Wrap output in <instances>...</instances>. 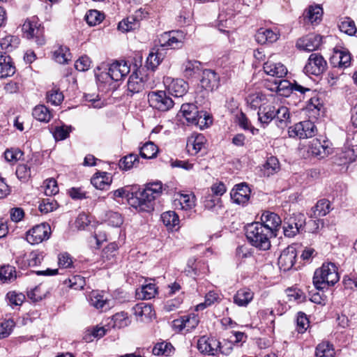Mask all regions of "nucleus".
Here are the masks:
<instances>
[{"mask_svg":"<svg viewBox=\"0 0 357 357\" xmlns=\"http://www.w3.org/2000/svg\"><path fill=\"white\" fill-rule=\"evenodd\" d=\"M245 235L250 243L262 250H268L271 248L270 238L273 234L263 224L255 222L245 227Z\"/></svg>","mask_w":357,"mask_h":357,"instance_id":"obj_1","label":"nucleus"},{"mask_svg":"<svg viewBox=\"0 0 357 357\" xmlns=\"http://www.w3.org/2000/svg\"><path fill=\"white\" fill-rule=\"evenodd\" d=\"M340 280L337 268L333 263H324L317 268L313 276V284L317 289L333 286Z\"/></svg>","mask_w":357,"mask_h":357,"instance_id":"obj_2","label":"nucleus"},{"mask_svg":"<svg viewBox=\"0 0 357 357\" xmlns=\"http://www.w3.org/2000/svg\"><path fill=\"white\" fill-rule=\"evenodd\" d=\"M306 218L303 213H293L285 218L283 224V233L286 237L293 238L305 231Z\"/></svg>","mask_w":357,"mask_h":357,"instance_id":"obj_3","label":"nucleus"},{"mask_svg":"<svg viewBox=\"0 0 357 357\" xmlns=\"http://www.w3.org/2000/svg\"><path fill=\"white\" fill-rule=\"evenodd\" d=\"M148 102L150 107L160 112H167L174 105V101L165 91L149 92Z\"/></svg>","mask_w":357,"mask_h":357,"instance_id":"obj_4","label":"nucleus"},{"mask_svg":"<svg viewBox=\"0 0 357 357\" xmlns=\"http://www.w3.org/2000/svg\"><path fill=\"white\" fill-rule=\"evenodd\" d=\"M185 39V35L183 31L173 30L160 34L158 41L161 47L167 49H178L182 47Z\"/></svg>","mask_w":357,"mask_h":357,"instance_id":"obj_5","label":"nucleus"},{"mask_svg":"<svg viewBox=\"0 0 357 357\" xmlns=\"http://www.w3.org/2000/svg\"><path fill=\"white\" fill-rule=\"evenodd\" d=\"M316 132V126L311 121L299 122L289 127L288 130L290 137H298L299 139L312 137L315 135Z\"/></svg>","mask_w":357,"mask_h":357,"instance_id":"obj_6","label":"nucleus"},{"mask_svg":"<svg viewBox=\"0 0 357 357\" xmlns=\"http://www.w3.org/2000/svg\"><path fill=\"white\" fill-rule=\"evenodd\" d=\"M51 234V228L47 223L34 226L26 233V240L31 244H38L47 240Z\"/></svg>","mask_w":357,"mask_h":357,"instance_id":"obj_7","label":"nucleus"},{"mask_svg":"<svg viewBox=\"0 0 357 357\" xmlns=\"http://www.w3.org/2000/svg\"><path fill=\"white\" fill-rule=\"evenodd\" d=\"M326 67V61L324 57L317 53H312L309 56L307 63L304 67L305 73L319 75L322 73Z\"/></svg>","mask_w":357,"mask_h":357,"instance_id":"obj_8","label":"nucleus"},{"mask_svg":"<svg viewBox=\"0 0 357 357\" xmlns=\"http://www.w3.org/2000/svg\"><path fill=\"white\" fill-rule=\"evenodd\" d=\"M153 202L144 191L136 192L135 195L131 193V197L129 199V204L132 207L146 212L153 209Z\"/></svg>","mask_w":357,"mask_h":357,"instance_id":"obj_9","label":"nucleus"},{"mask_svg":"<svg viewBox=\"0 0 357 357\" xmlns=\"http://www.w3.org/2000/svg\"><path fill=\"white\" fill-rule=\"evenodd\" d=\"M22 30L27 38H35L37 45H43L45 44L43 29L40 28L37 22L26 20L23 24Z\"/></svg>","mask_w":357,"mask_h":357,"instance_id":"obj_10","label":"nucleus"},{"mask_svg":"<svg viewBox=\"0 0 357 357\" xmlns=\"http://www.w3.org/2000/svg\"><path fill=\"white\" fill-rule=\"evenodd\" d=\"M331 151L328 141L321 142L318 139H313L307 148L308 155H312L317 159H322L327 157Z\"/></svg>","mask_w":357,"mask_h":357,"instance_id":"obj_11","label":"nucleus"},{"mask_svg":"<svg viewBox=\"0 0 357 357\" xmlns=\"http://www.w3.org/2000/svg\"><path fill=\"white\" fill-rule=\"evenodd\" d=\"M164 83L169 93L174 97H183L188 90V84L182 79H173L167 77Z\"/></svg>","mask_w":357,"mask_h":357,"instance_id":"obj_12","label":"nucleus"},{"mask_svg":"<svg viewBox=\"0 0 357 357\" xmlns=\"http://www.w3.org/2000/svg\"><path fill=\"white\" fill-rule=\"evenodd\" d=\"M297 256L296 249L294 245H289L285 248L278 258V266L280 270L287 271L290 270Z\"/></svg>","mask_w":357,"mask_h":357,"instance_id":"obj_13","label":"nucleus"},{"mask_svg":"<svg viewBox=\"0 0 357 357\" xmlns=\"http://www.w3.org/2000/svg\"><path fill=\"white\" fill-rule=\"evenodd\" d=\"M321 36L315 33H310L299 38L296 42V47L299 50L312 52L319 48L321 43Z\"/></svg>","mask_w":357,"mask_h":357,"instance_id":"obj_14","label":"nucleus"},{"mask_svg":"<svg viewBox=\"0 0 357 357\" xmlns=\"http://www.w3.org/2000/svg\"><path fill=\"white\" fill-rule=\"evenodd\" d=\"M351 61V54L347 50L344 48H335L333 54L330 59V62L334 67L343 69L350 66Z\"/></svg>","mask_w":357,"mask_h":357,"instance_id":"obj_15","label":"nucleus"},{"mask_svg":"<svg viewBox=\"0 0 357 357\" xmlns=\"http://www.w3.org/2000/svg\"><path fill=\"white\" fill-rule=\"evenodd\" d=\"M197 349L202 353L215 355L220 350V341L215 337H201L197 342Z\"/></svg>","mask_w":357,"mask_h":357,"instance_id":"obj_16","label":"nucleus"},{"mask_svg":"<svg viewBox=\"0 0 357 357\" xmlns=\"http://www.w3.org/2000/svg\"><path fill=\"white\" fill-rule=\"evenodd\" d=\"M130 66L125 61L113 62L109 68L108 75L114 81L122 79L130 73Z\"/></svg>","mask_w":357,"mask_h":357,"instance_id":"obj_17","label":"nucleus"},{"mask_svg":"<svg viewBox=\"0 0 357 357\" xmlns=\"http://www.w3.org/2000/svg\"><path fill=\"white\" fill-rule=\"evenodd\" d=\"M250 188L246 184L236 185L230 192L231 199L236 204H245L250 199Z\"/></svg>","mask_w":357,"mask_h":357,"instance_id":"obj_18","label":"nucleus"},{"mask_svg":"<svg viewBox=\"0 0 357 357\" xmlns=\"http://www.w3.org/2000/svg\"><path fill=\"white\" fill-rule=\"evenodd\" d=\"M146 79L141 75L140 72L136 71L129 77L127 86L128 95L131 96L135 93L142 91L146 85Z\"/></svg>","mask_w":357,"mask_h":357,"instance_id":"obj_19","label":"nucleus"},{"mask_svg":"<svg viewBox=\"0 0 357 357\" xmlns=\"http://www.w3.org/2000/svg\"><path fill=\"white\" fill-rule=\"evenodd\" d=\"M220 77L214 70L205 69L202 71L200 84L203 89L213 91L218 87Z\"/></svg>","mask_w":357,"mask_h":357,"instance_id":"obj_20","label":"nucleus"},{"mask_svg":"<svg viewBox=\"0 0 357 357\" xmlns=\"http://www.w3.org/2000/svg\"><path fill=\"white\" fill-rule=\"evenodd\" d=\"M199 323V319L195 314L184 315L173 321V327L181 331L185 329L190 331L194 329Z\"/></svg>","mask_w":357,"mask_h":357,"instance_id":"obj_21","label":"nucleus"},{"mask_svg":"<svg viewBox=\"0 0 357 357\" xmlns=\"http://www.w3.org/2000/svg\"><path fill=\"white\" fill-rule=\"evenodd\" d=\"M206 138L202 134L193 133L188 137L186 149L192 155H197L204 146Z\"/></svg>","mask_w":357,"mask_h":357,"instance_id":"obj_22","label":"nucleus"},{"mask_svg":"<svg viewBox=\"0 0 357 357\" xmlns=\"http://www.w3.org/2000/svg\"><path fill=\"white\" fill-rule=\"evenodd\" d=\"M261 224L273 234L280 227L282 220L278 215L270 211H264L261 216Z\"/></svg>","mask_w":357,"mask_h":357,"instance_id":"obj_23","label":"nucleus"},{"mask_svg":"<svg viewBox=\"0 0 357 357\" xmlns=\"http://www.w3.org/2000/svg\"><path fill=\"white\" fill-rule=\"evenodd\" d=\"M357 157V148L352 144H347L337 153V160L340 165L351 163L356 160Z\"/></svg>","mask_w":357,"mask_h":357,"instance_id":"obj_24","label":"nucleus"},{"mask_svg":"<svg viewBox=\"0 0 357 357\" xmlns=\"http://www.w3.org/2000/svg\"><path fill=\"white\" fill-rule=\"evenodd\" d=\"M15 67L12 59L6 53L0 52V78H6L14 75Z\"/></svg>","mask_w":357,"mask_h":357,"instance_id":"obj_25","label":"nucleus"},{"mask_svg":"<svg viewBox=\"0 0 357 357\" xmlns=\"http://www.w3.org/2000/svg\"><path fill=\"white\" fill-rule=\"evenodd\" d=\"M137 321H144L151 319L154 315L152 306L145 303L136 304L132 309Z\"/></svg>","mask_w":357,"mask_h":357,"instance_id":"obj_26","label":"nucleus"},{"mask_svg":"<svg viewBox=\"0 0 357 357\" xmlns=\"http://www.w3.org/2000/svg\"><path fill=\"white\" fill-rule=\"evenodd\" d=\"M323 9L319 5L310 6L303 13L304 20L312 25L318 24L322 19Z\"/></svg>","mask_w":357,"mask_h":357,"instance_id":"obj_27","label":"nucleus"},{"mask_svg":"<svg viewBox=\"0 0 357 357\" xmlns=\"http://www.w3.org/2000/svg\"><path fill=\"white\" fill-rule=\"evenodd\" d=\"M264 72L271 76L282 78L287 73V68L281 63H274L270 60L264 64Z\"/></svg>","mask_w":357,"mask_h":357,"instance_id":"obj_28","label":"nucleus"},{"mask_svg":"<svg viewBox=\"0 0 357 357\" xmlns=\"http://www.w3.org/2000/svg\"><path fill=\"white\" fill-rule=\"evenodd\" d=\"M275 107L268 104L263 105L258 110V121L263 127L266 126L275 117Z\"/></svg>","mask_w":357,"mask_h":357,"instance_id":"obj_29","label":"nucleus"},{"mask_svg":"<svg viewBox=\"0 0 357 357\" xmlns=\"http://www.w3.org/2000/svg\"><path fill=\"white\" fill-rule=\"evenodd\" d=\"M254 293L248 288H242L234 296V303L239 307H246L252 301Z\"/></svg>","mask_w":357,"mask_h":357,"instance_id":"obj_30","label":"nucleus"},{"mask_svg":"<svg viewBox=\"0 0 357 357\" xmlns=\"http://www.w3.org/2000/svg\"><path fill=\"white\" fill-rule=\"evenodd\" d=\"M91 184L97 189L105 190L112 183V177L107 172H97L91 179Z\"/></svg>","mask_w":357,"mask_h":357,"instance_id":"obj_31","label":"nucleus"},{"mask_svg":"<svg viewBox=\"0 0 357 357\" xmlns=\"http://www.w3.org/2000/svg\"><path fill=\"white\" fill-rule=\"evenodd\" d=\"M278 38V34L269 29L261 28L257 31L255 35L257 42L260 44L273 43L275 42Z\"/></svg>","mask_w":357,"mask_h":357,"instance_id":"obj_32","label":"nucleus"},{"mask_svg":"<svg viewBox=\"0 0 357 357\" xmlns=\"http://www.w3.org/2000/svg\"><path fill=\"white\" fill-rule=\"evenodd\" d=\"M289 119L290 114L287 107L280 106L278 108L275 107L274 119L278 127L281 128L286 127L289 121Z\"/></svg>","mask_w":357,"mask_h":357,"instance_id":"obj_33","label":"nucleus"},{"mask_svg":"<svg viewBox=\"0 0 357 357\" xmlns=\"http://www.w3.org/2000/svg\"><path fill=\"white\" fill-rule=\"evenodd\" d=\"M157 293V288L155 284L149 283L142 285L140 289L136 291V295L139 299L149 300L154 298Z\"/></svg>","mask_w":357,"mask_h":357,"instance_id":"obj_34","label":"nucleus"},{"mask_svg":"<svg viewBox=\"0 0 357 357\" xmlns=\"http://www.w3.org/2000/svg\"><path fill=\"white\" fill-rule=\"evenodd\" d=\"M331 210L330 202L323 199L317 202V204L312 208V217L315 218L326 215Z\"/></svg>","mask_w":357,"mask_h":357,"instance_id":"obj_35","label":"nucleus"},{"mask_svg":"<svg viewBox=\"0 0 357 357\" xmlns=\"http://www.w3.org/2000/svg\"><path fill=\"white\" fill-rule=\"evenodd\" d=\"M33 116L39 121L49 122L52 118L51 111L44 105L36 106L32 112Z\"/></svg>","mask_w":357,"mask_h":357,"instance_id":"obj_36","label":"nucleus"},{"mask_svg":"<svg viewBox=\"0 0 357 357\" xmlns=\"http://www.w3.org/2000/svg\"><path fill=\"white\" fill-rule=\"evenodd\" d=\"M181 111L183 113V116L186 121L192 124L196 120L195 119L198 116L200 111L194 104H183L181 108Z\"/></svg>","mask_w":357,"mask_h":357,"instance_id":"obj_37","label":"nucleus"},{"mask_svg":"<svg viewBox=\"0 0 357 357\" xmlns=\"http://www.w3.org/2000/svg\"><path fill=\"white\" fill-rule=\"evenodd\" d=\"M276 92L282 96L287 97L293 92V84L287 79H279L274 82Z\"/></svg>","mask_w":357,"mask_h":357,"instance_id":"obj_38","label":"nucleus"},{"mask_svg":"<svg viewBox=\"0 0 357 357\" xmlns=\"http://www.w3.org/2000/svg\"><path fill=\"white\" fill-rule=\"evenodd\" d=\"M201 63L196 60H188L183 64V74L187 78L192 77L201 70Z\"/></svg>","mask_w":357,"mask_h":357,"instance_id":"obj_39","label":"nucleus"},{"mask_svg":"<svg viewBox=\"0 0 357 357\" xmlns=\"http://www.w3.org/2000/svg\"><path fill=\"white\" fill-rule=\"evenodd\" d=\"M162 184L160 181H155L146 184L145 188L142 190L153 201L162 193Z\"/></svg>","mask_w":357,"mask_h":357,"instance_id":"obj_40","label":"nucleus"},{"mask_svg":"<svg viewBox=\"0 0 357 357\" xmlns=\"http://www.w3.org/2000/svg\"><path fill=\"white\" fill-rule=\"evenodd\" d=\"M266 97L261 92H256L248 96L246 98L247 103L251 108L257 109L266 105Z\"/></svg>","mask_w":357,"mask_h":357,"instance_id":"obj_41","label":"nucleus"},{"mask_svg":"<svg viewBox=\"0 0 357 357\" xmlns=\"http://www.w3.org/2000/svg\"><path fill=\"white\" fill-rule=\"evenodd\" d=\"M139 162L138 155L131 153L121 158L119 162V166L120 169L127 171L132 167H137Z\"/></svg>","mask_w":357,"mask_h":357,"instance_id":"obj_42","label":"nucleus"},{"mask_svg":"<svg viewBox=\"0 0 357 357\" xmlns=\"http://www.w3.org/2000/svg\"><path fill=\"white\" fill-rule=\"evenodd\" d=\"M112 326L114 328H121L128 326L131 321L125 312H117L112 317Z\"/></svg>","mask_w":357,"mask_h":357,"instance_id":"obj_43","label":"nucleus"},{"mask_svg":"<svg viewBox=\"0 0 357 357\" xmlns=\"http://www.w3.org/2000/svg\"><path fill=\"white\" fill-rule=\"evenodd\" d=\"M338 27L342 32L349 36H354L357 31L355 22L349 17L341 19Z\"/></svg>","mask_w":357,"mask_h":357,"instance_id":"obj_44","label":"nucleus"},{"mask_svg":"<svg viewBox=\"0 0 357 357\" xmlns=\"http://www.w3.org/2000/svg\"><path fill=\"white\" fill-rule=\"evenodd\" d=\"M89 303L98 310H102L107 303V298L97 291H93L89 295Z\"/></svg>","mask_w":357,"mask_h":357,"instance_id":"obj_45","label":"nucleus"},{"mask_svg":"<svg viewBox=\"0 0 357 357\" xmlns=\"http://www.w3.org/2000/svg\"><path fill=\"white\" fill-rule=\"evenodd\" d=\"M315 356L317 357H333L334 349L333 345L328 342L319 343L316 347Z\"/></svg>","mask_w":357,"mask_h":357,"instance_id":"obj_46","label":"nucleus"},{"mask_svg":"<svg viewBox=\"0 0 357 357\" xmlns=\"http://www.w3.org/2000/svg\"><path fill=\"white\" fill-rule=\"evenodd\" d=\"M194 196L187 194H180L178 198L174 201V204H179L181 208L184 210L192 208L195 206Z\"/></svg>","mask_w":357,"mask_h":357,"instance_id":"obj_47","label":"nucleus"},{"mask_svg":"<svg viewBox=\"0 0 357 357\" xmlns=\"http://www.w3.org/2000/svg\"><path fill=\"white\" fill-rule=\"evenodd\" d=\"M280 169V163L277 158L271 156L268 158L266 163L264 165V174L269 176Z\"/></svg>","mask_w":357,"mask_h":357,"instance_id":"obj_48","label":"nucleus"},{"mask_svg":"<svg viewBox=\"0 0 357 357\" xmlns=\"http://www.w3.org/2000/svg\"><path fill=\"white\" fill-rule=\"evenodd\" d=\"M158 149L153 142H146L140 149V155L146 159H151L156 157Z\"/></svg>","mask_w":357,"mask_h":357,"instance_id":"obj_49","label":"nucleus"},{"mask_svg":"<svg viewBox=\"0 0 357 357\" xmlns=\"http://www.w3.org/2000/svg\"><path fill=\"white\" fill-rule=\"evenodd\" d=\"M54 59L59 63L63 64L71 59V54L67 47H59L53 52Z\"/></svg>","mask_w":357,"mask_h":357,"instance_id":"obj_50","label":"nucleus"},{"mask_svg":"<svg viewBox=\"0 0 357 357\" xmlns=\"http://www.w3.org/2000/svg\"><path fill=\"white\" fill-rule=\"evenodd\" d=\"M15 268L6 265L0 268V280L3 282H12L16 278Z\"/></svg>","mask_w":357,"mask_h":357,"instance_id":"obj_51","label":"nucleus"},{"mask_svg":"<svg viewBox=\"0 0 357 357\" xmlns=\"http://www.w3.org/2000/svg\"><path fill=\"white\" fill-rule=\"evenodd\" d=\"M174 349L173 346L166 342L157 343L153 348V354L155 356H169Z\"/></svg>","mask_w":357,"mask_h":357,"instance_id":"obj_52","label":"nucleus"},{"mask_svg":"<svg viewBox=\"0 0 357 357\" xmlns=\"http://www.w3.org/2000/svg\"><path fill=\"white\" fill-rule=\"evenodd\" d=\"M161 219L165 226L169 228L174 227L179 223L178 215L174 211H167L161 215Z\"/></svg>","mask_w":357,"mask_h":357,"instance_id":"obj_53","label":"nucleus"},{"mask_svg":"<svg viewBox=\"0 0 357 357\" xmlns=\"http://www.w3.org/2000/svg\"><path fill=\"white\" fill-rule=\"evenodd\" d=\"M46 99L52 105H59L63 100V95L59 89L53 88L47 92Z\"/></svg>","mask_w":357,"mask_h":357,"instance_id":"obj_54","label":"nucleus"},{"mask_svg":"<svg viewBox=\"0 0 357 357\" xmlns=\"http://www.w3.org/2000/svg\"><path fill=\"white\" fill-rule=\"evenodd\" d=\"M72 130L73 128L71 126L63 125L55 127L52 133L55 140L60 141L66 139Z\"/></svg>","mask_w":357,"mask_h":357,"instance_id":"obj_55","label":"nucleus"},{"mask_svg":"<svg viewBox=\"0 0 357 357\" xmlns=\"http://www.w3.org/2000/svg\"><path fill=\"white\" fill-rule=\"evenodd\" d=\"M139 23L138 21H133L131 15L119 23L118 29L123 32L132 31L139 27Z\"/></svg>","mask_w":357,"mask_h":357,"instance_id":"obj_56","label":"nucleus"},{"mask_svg":"<svg viewBox=\"0 0 357 357\" xmlns=\"http://www.w3.org/2000/svg\"><path fill=\"white\" fill-rule=\"evenodd\" d=\"M162 59V58L161 57V54L151 52L149 53L146 59V67L148 69H151L153 71L160 63Z\"/></svg>","mask_w":357,"mask_h":357,"instance_id":"obj_57","label":"nucleus"},{"mask_svg":"<svg viewBox=\"0 0 357 357\" xmlns=\"http://www.w3.org/2000/svg\"><path fill=\"white\" fill-rule=\"evenodd\" d=\"M195 119L192 124L199 127L200 129L207 128L212 123V119L209 114L202 110L200 111L198 116Z\"/></svg>","mask_w":357,"mask_h":357,"instance_id":"obj_58","label":"nucleus"},{"mask_svg":"<svg viewBox=\"0 0 357 357\" xmlns=\"http://www.w3.org/2000/svg\"><path fill=\"white\" fill-rule=\"evenodd\" d=\"M103 18V15L96 10H89L85 16V20L90 26H95L100 23Z\"/></svg>","mask_w":357,"mask_h":357,"instance_id":"obj_59","label":"nucleus"},{"mask_svg":"<svg viewBox=\"0 0 357 357\" xmlns=\"http://www.w3.org/2000/svg\"><path fill=\"white\" fill-rule=\"evenodd\" d=\"M45 194L52 197L59 192L57 182L54 178L46 179L43 183Z\"/></svg>","mask_w":357,"mask_h":357,"instance_id":"obj_60","label":"nucleus"},{"mask_svg":"<svg viewBox=\"0 0 357 357\" xmlns=\"http://www.w3.org/2000/svg\"><path fill=\"white\" fill-rule=\"evenodd\" d=\"M65 284L75 290H80L82 289L85 285V279L81 275H74L68 280H66Z\"/></svg>","mask_w":357,"mask_h":357,"instance_id":"obj_61","label":"nucleus"},{"mask_svg":"<svg viewBox=\"0 0 357 357\" xmlns=\"http://www.w3.org/2000/svg\"><path fill=\"white\" fill-rule=\"evenodd\" d=\"M46 293L47 291L43 289L42 286L39 285L29 291L27 296L33 302H38L45 297Z\"/></svg>","mask_w":357,"mask_h":357,"instance_id":"obj_62","label":"nucleus"},{"mask_svg":"<svg viewBox=\"0 0 357 357\" xmlns=\"http://www.w3.org/2000/svg\"><path fill=\"white\" fill-rule=\"evenodd\" d=\"M38 208L42 213H47L57 208V202L52 198L43 199Z\"/></svg>","mask_w":357,"mask_h":357,"instance_id":"obj_63","label":"nucleus"},{"mask_svg":"<svg viewBox=\"0 0 357 357\" xmlns=\"http://www.w3.org/2000/svg\"><path fill=\"white\" fill-rule=\"evenodd\" d=\"M106 222L109 226L118 227L122 225L123 220L120 213L110 211L107 214Z\"/></svg>","mask_w":357,"mask_h":357,"instance_id":"obj_64","label":"nucleus"}]
</instances>
